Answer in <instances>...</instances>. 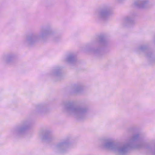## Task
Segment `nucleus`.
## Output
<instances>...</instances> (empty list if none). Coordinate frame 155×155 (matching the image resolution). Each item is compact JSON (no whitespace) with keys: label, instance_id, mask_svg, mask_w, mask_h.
Segmentation results:
<instances>
[{"label":"nucleus","instance_id":"obj_5","mask_svg":"<svg viewBox=\"0 0 155 155\" xmlns=\"http://www.w3.org/2000/svg\"><path fill=\"white\" fill-rule=\"evenodd\" d=\"M149 2V0H137L134 2V5L137 7L143 8L144 7L145 5Z\"/></svg>","mask_w":155,"mask_h":155},{"label":"nucleus","instance_id":"obj_1","mask_svg":"<svg viewBox=\"0 0 155 155\" xmlns=\"http://www.w3.org/2000/svg\"><path fill=\"white\" fill-rule=\"evenodd\" d=\"M102 147L108 150L117 154H122L127 151V145H114L109 140H104L101 141Z\"/></svg>","mask_w":155,"mask_h":155},{"label":"nucleus","instance_id":"obj_11","mask_svg":"<svg viewBox=\"0 0 155 155\" xmlns=\"http://www.w3.org/2000/svg\"><path fill=\"white\" fill-rule=\"evenodd\" d=\"M136 137H134V138H133L132 140H134L136 138Z\"/></svg>","mask_w":155,"mask_h":155},{"label":"nucleus","instance_id":"obj_10","mask_svg":"<svg viewBox=\"0 0 155 155\" xmlns=\"http://www.w3.org/2000/svg\"><path fill=\"white\" fill-rule=\"evenodd\" d=\"M72 57L71 56H68L67 58V61H69L71 60L72 59Z\"/></svg>","mask_w":155,"mask_h":155},{"label":"nucleus","instance_id":"obj_12","mask_svg":"<svg viewBox=\"0 0 155 155\" xmlns=\"http://www.w3.org/2000/svg\"><path fill=\"white\" fill-rule=\"evenodd\" d=\"M41 137V138L42 139H44V138L42 137Z\"/></svg>","mask_w":155,"mask_h":155},{"label":"nucleus","instance_id":"obj_7","mask_svg":"<svg viewBox=\"0 0 155 155\" xmlns=\"http://www.w3.org/2000/svg\"><path fill=\"white\" fill-rule=\"evenodd\" d=\"M26 127H25V126H23L22 127L16 129H15L14 130V132H21L22 131L23 129L26 128Z\"/></svg>","mask_w":155,"mask_h":155},{"label":"nucleus","instance_id":"obj_9","mask_svg":"<svg viewBox=\"0 0 155 155\" xmlns=\"http://www.w3.org/2000/svg\"><path fill=\"white\" fill-rule=\"evenodd\" d=\"M43 107L42 105H39L37 107V110L38 111H40L42 110Z\"/></svg>","mask_w":155,"mask_h":155},{"label":"nucleus","instance_id":"obj_3","mask_svg":"<svg viewBox=\"0 0 155 155\" xmlns=\"http://www.w3.org/2000/svg\"><path fill=\"white\" fill-rule=\"evenodd\" d=\"M66 110L69 114L76 116H78L82 113L84 112V110L83 109H80L72 106L67 107Z\"/></svg>","mask_w":155,"mask_h":155},{"label":"nucleus","instance_id":"obj_2","mask_svg":"<svg viewBox=\"0 0 155 155\" xmlns=\"http://www.w3.org/2000/svg\"><path fill=\"white\" fill-rule=\"evenodd\" d=\"M50 32L47 31H41L38 35L33 37L26 38L25 40V42L29 44H32L33 42L39 39L43 40L48 35Z\"/></svg>","mask_w":155,"mask_h":155},{"label":"nucleus","instance_id":"obj_8","mask_svg":"<svg viewBox=\"0 0 155 155\" xmlns=\"http://www.w3.org/2000/svg\"><path fill=\"white\" fill-rule=\"evenodd\" d=\"M10 56L9 55L5 56L3 57V59L5 61H9Z\"/></svg>","mask_w":155,"mask_h":155},{"label":"nucleus","instance_id":"obj_4","mask_svg":"<svg viewBox=\"0 0 155 155\" xmlns=\"http://www.w3.org/2000/svg\"><path fill=\"white\" fill-rule=\"evenodd\" d=\"M109 15L108 12L106 10H103L97 12L95 16L97 18L105 20Z\"/></svg>","mask_w":155,"mask_h":155},{"label":"nucleus","instance_id":"obj_6","mask_svg":"<svg viewBox=\"0 0 155 155\" xmlns=\"http://www.w3.org/2000/svg\"><path fill=\"white\" fill-rule=\"evenodd\" d=\"M67 143L65 142H63L58 144L56 146L58 149H64L67 146Z\"/></svg>","mask_w":155,"mask_h":155}]
</instances>
